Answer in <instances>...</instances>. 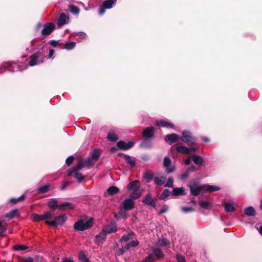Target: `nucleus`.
I'll return each instance as SVG.
<instances>
[{"instance_id": "obj_34", "label": "nucleus", "mask_w": 262, "mask_h": 262, "mask_svg": "<svg viewBox=\"0 0 262 262\" xmlns=\"http://www.w3.org/2000/svg\"><path fill=\"white\" fill-rule=\"evenodd\" d=\"M70 17H59L58 20V26L60 27L65 24H68L69 22Z\"/></svg>"}, {"instance_id": "obj_58", "label": "nucleus", "mask_w": 262, "mask_h": 262, "mask_svg": "<svg viewBox=\"0 0 262 262\" xmlns=\"http://www.w3.org/2000/svg\"><path fill=\"white\" fill-rule=\"evenodd\" d=\"M189 176V172L187 170L182 173L180 177V179L181 180H184L186 179Z\"/></svg>"}, {"instance_id": "obj_47", "label": "nucleus", "mask_w": 262, "mask_h": 262, "mask_svg": "<svg viewBox=\"0 0 262 262\" xmlns=\"http://www.w3.org/2000/svg\"><path fill=\"white\" fill-rule=\"evenodd\" d=\"M31 218L33 221L36 222L42 220V215H38L35 213H33L32 214Z\"/></svg>"}, {"instance_id": "obj_41", "label": "nucleus", "mask_w": 262, "mask_h": 262, "mask_svg": "<svg viewBox=\"0 0 262 262\" xmlns=\"http://www.w3.org/2000/svg\"><path fill=\"white\" fill-rule=\"evenodd\" d=\"M107 193L110 195H113L119 192V189L116 186H111L107 190Z\"/></svg>"}, {"instance_id": "obj_19", "label": "nucleus", "mask_w": 262, "mask_h": 262, "mask_svg": "<svg viewBox=\"0 0 262 262\" xmlns=\"http://www.w3.org/2000/svg\"><path fill=\"white\" fill-rule=\"evenodd\" d=\"M143 202L147 205L152 206L154 207L156 206L155 203L153 201L151 195L149 194H147L145 196L144 199L143 200Z\"/></svg>"}, {"instance_id": "obj_11", "label": "nucleus", "mask_w": 262, "mask_h": 262, "mask_svg": "<svg viewBox=\"0 0 262 262\" xmlns=\"http://www.w3.org/2000/svg\"><path fill=\"white\" fill-rule=\"evenodd\" d=\"M122 205L123 208L125 210H130L134 207L135 202L132 199L128 198L123 201Z\"/></svg>"}, {"instance_id": "obj_43", "label": "nucleus", "mask_w": 262, "mask_h": 262, "mask_svg": "<svg viewBox=\"0 0 262 262\" xmlns=\"http://www.w3.org/2000/svg\"><path fill=\"white\" fill-rule=\"evenodd\" d=\"M152 253L154 254L155 256L159 259L163 255V252L159 248H155L153 250Z\"/></svg>"}, {"instance_id": "obj_6", "label": "nucleus", "mask_w": 262, "mask_h": 262, "mask_svg": "<svg viewBox=\"0 0 262 262\" xmlns=\"http://www.w3.org/2000/svg\"><path fill=\"white\" fill-rule=\"evenodd\" d=\"M188 187L190 188L191 194L193 195L196 196L201 192H205L204 185H200L199 182L194 181L192 184L190 183L188 184Z\"/></svg>"}, {"instance_id": "obj_28", "label": "nucleus", "mask_w": 262, "mask_h": 262, "mask_svg": "<svg viewBox=\"0 0 262 262\" xmlns=\"http://www.w3.org/2000/svg\"><path fill=\"white\" fill-rule=\"evenodd\" d=\"M191 159L196 165H201L203 162V159L200 156L193 155Z\"/></svg>"}, {"instance_id": "obj_62", "label": "nucleus", "mask_w": 262, "mask_h": 262, "mask_svg": "<svg viewBox=\"0 0 262 262\" xmlns=\"http://www.w3.org/2000/svg\"><path fill=\"white\" fill-rule=\"evenodd\" d=\"M168 210V206H166V205H164L161 209H160V214H163L164 213H165V212H166Z\"/></svg>"}, {"instance_id": "obj_38", "label": "nucleus", "mask_w": 262, "mask_h": 262, "mask_svg": "<svg viewBox=\"0 0 262 262\" xmlns=\"http://www.w3.org/2000/svg\"><path fill=\"white\" fill-rule=\"evenodd\" d=\"M100 156V151L97 149H95L91 154V158L97 161Z\"/></svg>"}, {"instance_id": "obj_31", "label": "nucleus", "mask_w": 262, "mask_h": 262, "mask_svg": "<svg viewBox=\"0 0 262 262\" xmlns=\"http://www.w3.org/2000/svg\"><path fill=\"white\" fill-rule=\"evenodd\" d=\"M107 138L109 141H116L118 139V136L113 131L111 130L108 133Z\"/></svg>"}, {"instance_id": "obj_20", "label": "nucleus", "mask_w": 262, "mask_h": 262, "mask_svg": "<svg viewBox=\"0 0 262 262\" xmlns=\"http://www.w3.org/2000/svg\"><path fill=\"white\" fill-rule=\"evenodd\" d=\"M171 163V161L169 158L168 157H165L163 161V165L164 167L166 169V171L167 172H171L173 171V169L172 168H170L169 166H170Z\"/></svg>"}, {"instance_id": "obj_39", "label": "nucleus", "mask_w": 262, "mask_h": 262, "mask_svg": "<svg viewBox=\"0 0 262 262\" xmlns=\"http://www.w3.org/2000/svg\"><path fill=\"white\" fill-rule=\"evenodd\" d=\"M134 235V234L133 232H130L127 234L124 235L122 236L121 238L120 239V241L127 242L129 239H133Z\"/></svg>"}, {"instance_id": "obj_53", "label": "nucleus", "mask_w": 262, "mask_h": 262, "mask_svg": "<svg viewBox=\"0 0 262 262\" xmlns=\"http://www.w3.org/2000/svg\"><path fill=\"white\" fill-rule=\"evenodd\" d=\"M53 47H57L59 45V40H51L48 42Z\"/></svg>"}, {"instance_id": "obj_46", "label": "nucleus", "mask_w": 262, "mask_h": 262, "mask_svg": "<svg viewBox=\"0 0 262 262\" xmlns=\"http://www.w3.org/2000/svg\"><path fill=\"white\" fill-rule=\"evenodd\" d=\"M93 159H92L91 158L86 159L84 161L85 166H86L88 168L92 167L94 165V163L93 162Z\"/></svg>"}, {"instance_id": "obj_48", "label": "nucleus", "mask_w": 262, "mask_h": 262, "mask_svg": "<svg viewBox=\"0 0 262 262\" xmlns=\"http://www.w3.org/2000/svg\"><path fill=\"white\" fill-rule=\"evenodd\" d=\"M199 205L202 208L208 209L209 208L210 204L207 201H201L199 202Z\"/></svg>"}, {"instance_id": "obj_59", "label": "nucleus", "mask_w": 262, "mask_h": 262, "mask_svg": "<svg viewBox=\"0 0 262 262\" xmlns=\"http://www.w3.org/2000/svg\"><path fill=\"white\" fill-rule=\"evenodd\" d=\"M74 160L73 156H70L66 159V163L68 165H70Z\"/></svg>"}, {"instance_id": "obj_45", "label": "nucleus", "mask_w": 262, "mask_h": 262, "mask_svg": "<svg viewBox=\"0 0 262 262\" xmlns=\"http://www.w3.org/2000/svg\"><path fill=\"white\" fill-rule=\"evenodd\" d=\"M25 198V194H23V195H21L20 196H19L18 198H16V199L12 198V199H11L10 200V202L11 203H13V204H16V203H18V202L21 201L23 200H24Z\"/></svg>"}, {"instance_id": "obj_2", "label": "nucleus", "mask_w": 262, "mask_h": 262, "mask_svg": "<svg viewBox=\"0 0 262 262\" xmlns=\"http://www.w3.org/2000/svg\"><path fill=\"white\" fill-rule=\"evenodd\" d=\"M63 5H67V9H65V12H61L59 16H69V12H70L74 15H78L79 13L80 10L76 6L70 3L67 0H62L61 2Z\"/></svg>"}, {"instance_id": "obj_33", "label": "nucleus", "mask_w": 262, "mask_h": 262, "mask_svg": "<svg viewBox=\"0 0 262 262\" xmlns=\"http://www.w3.org/2000/svg\"><path fill=\"white\" fill-rule=\"evenodd\" d=\"M225 210L227 212H232L235 210V207L233 205L230 203H225Z\"/></svg>"}, {"instance_id": "obj_10", "label": "nucleus", "mask_w": 262, "mask_h": 262, "mask_svg": "<svg viewBox=\"0 0 262 262\" xmlns=\"http://www.w3.org/2000/svg\"><path fill=\"white\" fill-rule=\"evenodd\" d=\"M134 144V143L132 141H129L126 143L123 141H120L117 142V146L120 149L127 150L132 148Z\"/></svg>"}, {"instance_id": "obj_63", "label": "nucleus", "mask_w": 262, "mask_h": 262, "mask_svg": "<svg viewBox=\"0 0 262 262\" xmlns=\"http://www.w3.org/2000/svg\"><path fill=\"white\" fill-rule=\"evenodd\" d=\"M125 251L124 250V248H121L118 249L117 252L118 255H122Z\"/></svg>"}, {"instance_id": "obj_51", "label": "nucleus", "mask_w": 262, "mask_h": 262, "mask_svg": "<svg viewBox=\"0 0 262 262\" xmlns=\"http://www.w3.org/2000/svg\"><path fill=\"white\" fill-rule=\"evenodd\" d=\"M173 179L172 177H169L166 183V184L164 185V186L165 187H173Z\"/></svg>"}, {"instance_id": "obj_55", "label": "nucleus", "mask_w": 262, "mask_h": 262, "mask_svg": "<svg viewBox=\"0 0 262 262\" xmlns=\"http://www.w3.org/2000/svg\"><path fill=\"white\" fill-rule=\"evenodd\" d=\"M159 244L161 246H167L169 244V242L166 238H162L159 241Z\"/></svg>"}, {"instance_id": "obj_44", "label": "nucleus", "mask_w": 262, "mask_h": 262, "mask_svg": "<svg viewBox=\"0 0 262 262\" xmlns=\"http://www.w3.org/2000/svg\"><path fill=\"white\" fill-rule=\"evenodd\" d=\"M76 43L74 41L66 43L64 46V48L67 50H70L75 48Z\"/></svg>"}, {"instance_id": "obj_57", "label": "nucleus", "mask_w": 262, "mask_h": 262, "mask_svg": "<svg viewBox=\"0 0 262 262\" xmlns=\"http://www.w3.org/2000/svg\"><path fill=\"white\" fill-rule=\"evenodd\" d=\"M182 210L183 212L185 213H187L189 212L192 211L193 210V209L192 207H182Z\"/></svg>"}, {"instance_id": "obj_40", "label": "nucleus", "mask_w": 262, "mask_h": 262, "mask_svg": "<svg viewBox=\"0 0 262 262\" xmlns=\"http://www.w3.org/2000/svg\"><path fill=\"white\" fill-rule=\"evenodd\" d=\"M158 259L156 256H155L154 254L152 253L150 254L147 257L145 258L143 262H153Z\"/></svg>"}, {"instance_id": "obj_21", "label": "nucleus", "mask_w": 262, "mask_h": 262, "mask_svg": "<svg viewBox=\"0 0 262 262\" xmlns=\"http://www.w3.org/2000/svg\"><path fill=\"white\" fill-rule=\"evenodd\" d=\"M48 206L50 208L55 210L57 208H59V205H58V201L56 199L53 198L50 199L48 202Z\"/></svg>"}, {"instance_id": "obj_15", "label": "nucleus", "mask_w": 262, "mask_h": 262, "mask_svg": "<svg viewBox=\"0 0 262 262\" xmlns=\"http://www.w3.org/2000/svg\"><path fill=\"white\" fill-rule=\"evenodd\" d=\"M179 139V136L176 134H171L166 135L164 140L166 142H169L171 144L174 143Z\"/></svg>"}, {"instance_id": "obj_7", "label": "nucleus", "mask_w": 262, "mask_h": 262, "mask_svg": "<svg viewBox=\"0 0 262 262\" xmlns=\"http://www.w3.org/2000/svg\"><path fill=\"white\" fill-rule=\"evenodd\" d=\"M180 139L188 145H192L196 141L195 138L191 136L189 132L187 130H184L182 132V136Z\"/></svg>"}, {"instance_id": "obj_23", "label": "nucleus", "mask_w": 262, "mask_h": 262, "mask_svg": "<svg viewBox=\"0 0 262 262\" xmlns=\"http://www.w3.org/2000/svg\"><path fill=\"white\" fill-rule=\"evenodd\" d=\"M166 181V178L162 175H159L155 178V183L159 186L164 184Z\"/></svg>"}, {"instance_id": "obj_26", "label": "nucleus", "mask_w": 262, "mask_h": 262, "mask_svg": "<svg viewBox=\"0 0 262 262\" xmlns=\"http://www.w3.org/2000/svg\"><path fill=\"white\" fill-rule=\"evenodd\" d=\"M51 187V185L50 184H47L39 187L36 189V191L38 193H43L48 192L50 190Z\"/></svg>"}, {"instance_id": "obj_24", "label": "nucleus", "mask_w": 262, "mask_h": 262, "mask_svg": "<svg viewBox=\"0 0 262 262\" xmlns=\"http://www.w3.org/2000/svg\"><path fill=\"white\" fill-rule=\"evenodd\" d=\"M87 35L84 32H78L75 34L74 37L78 42H81L86 38Z\"/></svg>"}, {"instance_id": "obj_3", "label": "nucleus", "mask_w": 262, "mask_h": 262, "mask_svg": "<svg viewBox=\"0 0 262 262\" xmlns=\"http://www.w3.org/2000/svg\"><path fill=\"white\" fill-rule=\"evenodd\" d=\"M5 64H8V66L7 67L5 66H3V67H1V68H2L3 67H4V68H7L8 70L12 72L24 70L26 69L27 67V65L24 64L21 62H15L8 61L7 62H6Z\"/></svg>"}, {"instance_id": "obj_30", "label": "nucleus", "mask_w": 262, "mask_h": 262, "mask_svg": "<svg viewBox=\"0 0 262 262\" xmlns=\"http://www.w3.org/2000/svg\"><path fill=\"white\" fill-rule=\"evenodd\" d=\"M205 192L206 191L213 192L220 189L219 187L214 185H204Z\"/></svg>"}, {"instance_id": "obj_18", "label": "nucleus", "mask_w": 262, "mask_h": 262, "mask_svg": "<svg viewBox=\"0 0 262 262\" xmlns=\"http://www.w3.org/2000/svg\"><path fill=\"white\" fill-rule=\"evenodd\" d=\"M154 129L152 127H148L145 128L143 132L144 137L146 139L151 138L154 135Z\"/></svg>"}, {"instance_id": "obj_49", "label": "nucleus", "mask_w": 262, "mask_h": 262, "mask_svg": "<svg viewBox=\"0 0 262 262\" xmlns=\"http://www.w3.org/2000/svg\"><path fill=\"white\" fill-rule=\"evenodd\" d=\"M79 259L82 262H89L86 256L82 252L79 253Z\"/></svg>"}, {"instance_id": "obj_27", "label": "nucleus", "mask_w": 262, "mask_h": 262, "mask_svg": "<svg viewBox=\"0 0 262 262\" xmlns=\"http://www.w3.org/2000/svg\"><path fill=\"white\" fill-rule=\"evenodd\" d=\"M177 151L181 154L188 155L190 154V149L189 148L184 146H178L176 147Z\"/></svg>"}, {"instance_id": "obj_29", "label": "nucleus", "mask_w": 262, "mask_h": 262, "mask_svg": "<svg viewBox=\"0 0 262 262\" xmlns=\"http://www.w3.org/2000/svg\"><path fill=\"white\" fill-rule=\"evenodd\" d=\"M154 177V173L151 170H147L144 173V178L147 183L150 182Z\"/></svg>"}, {"instance_id": "obj_14", "label": "nucleus", "mask_w": 262, "mask_h": 262, "mask_svg": "<svg viewBox=\"0 0 262 262\" xmlns=\"http://www.w3.org/2000/svg\"><path fill=\"white\" fill-rule=\"evenodd\" d=\"M103 229L107 234L114 233L117 231L116 223L112 222L110 224L104 227Z\"/></svg>"}, {"instance_id": "obj_32", "label": "nucleus", "mask_w": 262, "mask_h": 262, "mask_svg": "<svg viewBox=\"0 0 262 262\" xmlns=\"http://www.w3.org/2000/svg\"><path fill=\"white\" fill-rule=\"evenodd\" d=\"M244 212L248 216H254L256 214L255 209L251 206L245 208Z\"/></svg>"}, {"instance_id": "obj_54", "label": "nucleus", "mask_w": 262, "mask_h": 262, "mask_svg": "<svg viewBox=\"0 0 262 262\" xmlns=\"http://www.w3.org/2000/svg\"><path fill=\"white\" fill-rule=\"evenodd\" d=\"M14 249L16 250H25L28 249V247L25 245H15Z\"/></svg>"}, {"instance_id": "obj_22", "label": "nucleus", "mask_w": 262, "mask_h": 262, "mask_svg": "<svg viewBox=\"0 0 262 262\" xmlns=\"http://www.w3.org/2000/svg\"><path fill=\"white\" fill-rule=\"evenodd\" d=\"M107 233L104 229H102V230L96 236V240L98 242L102 243L103 241H104L106 236Z\"/></svg>"}, {"instance_id": "obj_4", "label": "nucleus", "mask_w": 262, "mask_h": 262, "mask_svg": "<svg viewBox=\"0 0 262 262\" xmlns=\"http://www.w3.org/2000/svg\"><path fill=\"white\" fill-rule=\"evenodd\" d=\"M41 27H42L41 35L43 36L49 35L55 29V25L53 23H47L43 25L38 23L36 26L37 29H39Z\"/></svg>"}, {"instance_id": "obj_5", "label": "nucleus", "mask_w": 262, "mask_h": 262, "mask_svg": "<svg viewBox=\"0 0 262 262\" xmlns=\"http://www.w3.org/2000/svg\"><path fill=\"white\" fill-rule=\"evenodd\" d=\"M93 221L92 219H90L85 222L80 220L75 223L74 225V229L76 231H84L86 230L93 225Z\"/></svg>"}, {"instance_id": "obj_1", "label": "nucleus", "mask_w": 262, "mask_h": 262, "mask_svg": "<svg viewBox=\"0 0 262 262\" xmlns=\"http://www.w3.org/2000/svg\"><path fill=\"white\" fill-rule=\"evenodd\" d=\"M45 47V45H43L42 47H40L39 48L40 49L39 50L32 54L30 57L29 63L30 66H34L43 62V59L45 57V54L47 52V51H45L43 49Z\"/></svg>"}, {"instance_id": "obj_17", "label": "nucleus", "mask_w": 262, "mask_h": 262, "mask_svg": "<svg viewBox=\"0 0 262 262\" xmlns=\"http://www.w3.org/2000/svg\"><path fill=\"white\" fill-rule=\"evenodd\" d=\"M156 124L158 126H161V127H165L167 128H173L174 125L172 123L168 122L167 121L160 120H157L156 122Z\"/></svg>"}, {"instance_id": "obj_52", "label": "nucleus", "mask_w": 262, "mask_h": 262, "mask_svg": "<svg viewBox=\"0 0 262 262\" xmlns=\"http://www.w3.org/2000/svg\"><path fill=\"white\" fill-rule=\"evenodd\" d=\"M53 215V213L50 211H47L42 215V220H45L47 219L51 218Z\"/></svg>"}, {"instance_id": "obj_8", "label": "nucleus", "mask_w": 262, "mask_h": 262, "mask_svg": "<svg viewBox=\"0 0 262 262\" xmlns=\"http://www.w3.org/2000/svg\"><path fill=\"white\" fill-rule=\"evenodd\" d=\"M67 220V216L65 214L56 216L55 219L51 221H46V223L54 227L62 225Z\"/></svg>"}, {"instance_id": "obj_56", "label": "nucleus", "mask_w": 262, "mask_h": 262, "mask_svg": "<svg viewBox=\"0 0 262 262\" xmlns=\"http://www.w3.org/2000/svg\"><path fill=\"white\" fill-rule=\"evenodd\" d=\"M176 259L178 262H185V259L184 256L181 254H177Z\"/></svg>"}, {"instance_id": "obj_12", "label": "nucleus", "mask_w": 262, "mask_h": 262, "mask_svg": "<svg viewBox=\"0 0 262 262\" xmlns=\"http://www.w3.org/2000/svg\"><path fill=\"white\" fill-rule=\"evenodd\" d=\"M84 166H85L84 162H83L81 159H80L78 161V164L76 165V167H73L69 170L68 175H71L74 172L76 171L77 170L81 169Z\"/></svg>"}, {"instance_id": "obj_61", "label": "nucleus", "mask_w": 262, "mask_h": 262, "mask_svg": "<svg viewBox=\"0 0 262 262\" xmlns=\"http://www.w3.org/2000/svg\"><path fill=\"white\" fill-rule=\"evenodd\" d=\"M54 50L53 49H50L48 54V58H53V55L54 54Z\"/></svg>"}, {"instance_id": "obj_13", "label": "nucleus", "mask_w": 262, "mask_h": 262, "mask_svg": "<svg viewBox=\"0 0 262 262\" xmlns=\"http://www.w3.org/2000/svg\"><path fill=\"white\" fill-rule=\"evenodd\" d=\"M119 156H122L125 161L131 166L134 167L136 165V159L134 157H132L130 156L125 155L124 154H119Z\"/></svg>"}, {"instance_id": "obj_37", "label": "nucleus", "mask_w": 262, "mask_h": 262, "mask_svg": "<svg viewBox=\"0 0 262 262\" xmlns=\"http://www.w3.org/2000/svg\"><path fill=\"white\" fill-rule=\"evenodd\" d=\"M74 206L73 204L69 202H64L62 204L59 205V209H63L65 208H68L69 209L74 208Z\"/></svg>"}, {"instance_id": "obj_36", "label": "nucleus", "mask_w": 262, "mask_h": 262, "mask_svg": "<svg viewBox=\"0 0 262 262\" xmlns=\"http://www.w3.org/2000/svg\"><path fill=\"white\" fill-rule=\"evenodd\" d=\"M133 192L132 193L130 196V198L133 199H137L139 198L141 195V191H139V189L133 190Z\"/></svg>"}, {"instance_id": "obj_16", "label": "nucleus", "mask_w": 262, "mask_h": 262, "mask_svg": "<svg viewBox=\"0 0 262 262\" xmlns=\"http://www.w3.org/2000/svg\"><path fill=\"white\" fill-rule=\"evenodd\" d=\"M140 182L138 180H135L130 182L127 186V189L129 191L139 189Z\"/></svg>"}, {"instance_id": "obj_42", "label": "nucleus", "mask_w": 262, "mask_h": 262, "mask_svg": "<svg viewBox=\"0 0 262 262\" xmlns=\"http://www.w3.org/2000/svg\"><path fill=\"white\" fill-rule=\"evenodd\" d=\"M17 213H18V210L13 209V210H11L10 212H9V213H7L6 215V216L10 219H12L14 218L15 216H16V215L17 214Z\"/></svg>"}, {"instance_id": "obj_25", "label": "nucleus", "mask_w": 262, "mask_h": 262, "mask_svg": "<svg viewBox=\"0 0 262 262\" xmlns=\"http://www.w3.org/2000/svg\"><path fill=\"white\" fill-rule=\"evenodd\" d=\"M172 194L173 195L177 196L179 195L185 194L184 189L183 187H175L173 188Z\"/></svg>"}, {"instance_id": "obj_64", "label": "nucleus", "mask_w": 262, "mask_h": 262, "mask_svg": "<svg viewBox=\"0 0 262 262\" xmlns=\"http://www.w3.org/2000/svg\"><path fill=\"white\" fill-rule=\"evenodd\" d=\"M62 262H74L72 258H63L62 259Z\"/></svg>"}, {"instance_id": "obj_9", "label": "nucleus", "mask_w": 262, "mask_h": 262, "mask_svg": "<svg viewBox=\"0 0 262 262\" xmlns=\"http://www.w3.org/2000/svg\"><path fill=\"white\" fill-rule=\"evenodd\" d=\"M116 0H106L102 2L101 6L99 9V14L102 15L104 14L106 9H110L115 4Z\"/></svg>"}, {"instance_id": "obj_60", "label": "nucleus", "mask_w": 262, "mask_h": 262, "mask_svg": "<svg viewBox=\"0 0 262 262\" xmlns=\"http://www.w3.org/2000/svg\"><path fill=\"white\" fill-rule=\"evenodd\" d=\"M130 247H135L137 246H138L139 244V242L136 240V241H132L128 243Z\"/></svg>"}, {"instance_id": "obj_35", "label": "nucleus", "mask_w": 262, "mask_h": 262, "mask_svg": "<svg viewBox=\"0 0 262 262\" xmlns=\"http://www.w3.org/2000/svg\"><path fill=\"white\" fill-rule=\"evenodd\" d=\"M171 194L170 191L168 189H165L163 190L162 193L160 194L159 199L160 200H163L169 196Z\"/></svg>"}, {"instance_id": "obj_50", "label": "nucleus", "mask_w": 262, "mask_h": 262, "mask_svg": "<svg viewBox=\"0 0 262 262\" xmlns=\"http://www.w3.org/2000/svg\"><path fill=\"white\" fill-rule=\"evenodd\" d=\"M74 172V177L79 182H82L84 179V177L82 175V174L81 173L76 172V171Z\"/></svg>"}]
</instances>
